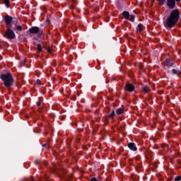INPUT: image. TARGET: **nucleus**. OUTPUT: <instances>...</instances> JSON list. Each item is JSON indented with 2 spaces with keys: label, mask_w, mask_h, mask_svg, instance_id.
Returning <instances> with one entry per match:
<instances>
[{
  "label": "nucleus",
  "mask_w": 181,
  "mask_h": 181,
  "mask_svg": "<svg viewBox=\"0 0 181 181\" xmlns=\"http://www.w3.org/2000/svg\"><path fill=\"white\" fill-rule=\"evenodd\" d=\"M180 17V11L179 9H175L171 11L169 16L166 20L167 28H172L176 25V23L179 21V18Z\"/></svg>",
  "instance_id": "1"
},
{
  "label": "nucleus",
  "mask_w": 181,
  "mask_h": 181,
  "mask_svg": "<svg viewBox=\"0 0 181 181\" xmlns=\"http://www.w3.org/2000/svg\"><path fill=\"white\" fill-rule=\"evenodd\" d=\"M0 78L3 81L5 87L9 88L13 84V77L11 73L2 74L0 76Z\"/></svg>",
  "instance_id": "2"
},
{
  "label": "nucleus",
  "mask_w": 181,
  "mask_h": 181,
  "mask_svg": "<svg viewBox=\"0 0 181 181\" xmlns=\"http://www.w3.org/2000/svg\"><path fill=\"white\" fill-rule=\"evenodd\" d=\"M29 33L32 35H36L38 33L39 36H40L42 33H43V31L40 30V28L38 27L34 26L29 29Z\"/></svg>",
  "instance_id": "3"
},
{
  "label": "nucleus",
  "mask_w": 181,
  "mask_h": 181,
  "mask_svg": "<svg viewBox=\"0 0 181 181\" xmlns=\"http://www.w3.org/2000/svg\"><path fill=\"white\" fill-rule=\"evenodd\" d=\"M4 37H6L7 39H14L15 33L13 32V30L8 29L4 33Z\"/></svg>",
  "instance_id": "4"
},
{
  "label": "nucleus",
  "mask_w": 181,
  "mask_h": 181,
  "mask_svg": "<svg viewBox=\"0 0 181 181\" xmlns=\"http://www.w3.org/2000/svg\"><path fill=\"white\" fill-rule=\"evenodd\" d=\"M167 6L170 9H173L176 6V1L175 0H167Z\"/></svg>",
  "instance_id": "5"
},
{
  "label": "nucleus",
  "mask_w": 181,
  "mask_h": 181,
  "mask_svg": "<svg viewBox=\"0 0 181 181\" xmlns=\"http://www.w3.org/2000/svg\"><path fill=\"white\" fill-rule=\"evenodd\" d=\"M124 89L126 90V91L132 93V91H134V90H135V86L134 85H132V83H127V84H126Z\"/></svg>",
  "instance_id": "6"
},
{
  "label": "nucleus",
  "mask_w": 181,
  "mask_h": 181,
  "mask_svg": "<svg viewBox=\"0 0 181 181\" xmlns=\"http://www.w3.org/2000/svg\"><path fill=\"white\" fill-rule=\"evenodd\" d=\"M4 21H5L6 25V28H11V23L12 22V17H11V16L5 17Z\"/></svg>",
  "instance_id": "7"
},
{
  "label": "nucleus",
  "mask_w": 181,
  "mask_h": 181,
  "mask_svg": "<svg viewBox=\"0 0 181 181\" xmlns=\"http://www.w3.org/2000/svg\"><path fill=\"white\" fill-rule=\"evenodd\" d=\"M128 148H129L131 151H134V152L138 150L134 143H129Z\"/></svg>",
  "instance_id": "8"
},
{
  "label": "nucleus",
  "mask_w": 181,
  "mask_h": 181,
  "mask_svg": "<svg viewBox=\"0 0 181 181\" xmlns=\"http://www.w3.org/2000/svg\"><path fill=\"white\" fill-rule=\"evenodd\" d=\"M136 30L138 33H141L144 30V25L142 24H139L136 27Z\"/></svg>",
  "instance_id": "9"
},
{
  "label": "nucleus",
  "mask_w": 181,
  "mask_h": 181,
  "mask_svg": "<svg viewBox=\"0 0 181 181\" xmlns=\"http://www.w3.org/2000/svg\"><path fill=\"white\" fill-rule=\"evenodd\" d=\"M122 15H123L124 19H129V12L123 11Z\"/></svg>",
  "instance_id": "10"
},
{
  "label": "nucleus",
  "mask_w": 181,
  "mask_h": 181,
  "mask_svg": "<svg viewBox=\"0 0 181 181\" xmlns=\"http://www.w3.org/2000/svg\"><path fill=\"white\" fill-rule=\"evenodd\" d=\"M122 112H124V110L122 108H119L116 111V114H117V115H121Z\"/></svg>",
  "instance_id": "11"
},
{
  "label": "nucleus",
  "mask_w": 181,
  "mask_h": 181,
  "mask_svg": "<svg viewBox=\"0 0 181 181\" xmlns=\"http://www.w3.org/2000/svg\"><path fill=\"white\" fill-rule=\"evenodd\" d=\"M4 2L6 6V8H9V4H11V1H9V0H4Z\"/></svg>",
  "instance_id": "12"
},
{
  "label": "nucleus",
  "mask_w": 181,
  "mask_h": 181,
  "mask_svg": "<svg viewBox=\"0 0 181 181\" xmlns=\"http://www.w3.org/2000/svg\"><path fill=\"white\" fill-rule=\"evenodd\" d=\"M173 74H177V75H179V74H180V71L176 70V69H173Z\"/></svg>",
  "instance_id": "13"
},
{
  "label": "nucleus",
  "mask_w": 181,
  "mask_h": 181,
  "mask_svg": "<svg viewBox=\"0 0 181 181\" xmlns=\"http://www.w3.org/2000/svg\"><path fill=\"white\" fill-rule=\"evenodd\" d=\"M144 93H148V91H149V88H148L147 86H144L142 88Z\"/></svg>",
  "instance_id": "14"
},
{
  "label": "nucleus",
  "mask_w": 181,
  "mask_h": 181,
  "mask_svg": "<svg viewBox=\"0 0 181 181\" xmlns=\"http://www.w3.org/2000/svg\"><path fill=\"white\" fill-rule=\"evenodd\" d=\"M158 1L159 5H165V0H157Z\"/></svg>",
  "instance_id": "15"
},
{
  "label": "nucleus",
  "mask_w": 181,
  "mask_h": 181,
  "mask_svg": "<svg viewBox=\"0 0 181 181\" xmlns=\"http://www.w3.org/2000/svg\"><path fill=\"white\" fill-rule=\"evenodd\" d=\"M37 50H38V52H42V45L40 44L37 45Z\"/></svg>",
  "instance_id": "16"
},
{
  "label": "nucleus",
  "mask_w": 181,
  "mask_h": 181,
  "mask_svg": "<svg viewBox=\"0 0 181 181\" xmlns=\"http://www.w3.org/2000/svg\"><path fill=\"white\" fill-rule=\"evenodd\" d=\"M129 21L131 22H134L135 21V16L134 15H132L130 18H129Z\"/></svg>",
  "instance_id": "17"
},
{
  "label": "nucleus",
  "mask_w": 181,
  "mask_h": 181,
  "mask_svg": "<svg viewBox=\"0 0 181 181\" xmlns=\"http://www.w3.org/2000/svg\"><path fill=\"white\" fill-rule=\"evenodd\" d=\"M114 115H115V112H114V110H112V112L109 115V118H112Z\"/></svg>",
  "instance_id": "18"
},
{
  "label": "nucleus",
  "mask_w": 181,
  "mask_h": 181,
  "mask_svg": "<svg viewBox=\"0 0 181 181\" xmlns=\"http://www.w3.org/2000/svg\"><path fill=\"white\" fill-rule=\"evenodd\" d=\"M16 28L17 29V30H20V31L22 30V26L21 25H17Z\"/></svg>",
  "instance_id": "19"
},
{
  "label": "nucleus",
  "mask_w": 181,
  "mask_h": 181,
  "mask_svg": "<svg viewBox=\"0 0 181 181\" xmlns=\"http://www.w3.org/2000/svg\"><path fill=\"white\" fill-rule=\"evenodd\" d=\"M175 181H180L181 180V176H177L175 178Z\"/></svg>",
  "instance_id": "20"
},
{
  "label": "nucleus",
  "mask_w": 181,
  "mask_h": 181,
  "mask_svg": "<svg viewBox=\"0 0 181 181\" xmlns=\"http://www.w3.org/2000/svg\"><path fill=\"white\" fill-rule=\"evenodd\" d=\"M36 83L38 84V86H40V80L37 79Z\"/></svg>",
  "instance_id": "21"
},
{
  "label": "nucleus",
  "mask_w": 181,
  "mask_h": 181,
  "mask_svg": "<svg viewBox=\"0 0 181 181\" xmlns=\"http://www.w3.org/2000/svg\"><path fill=\"white\" fill-rule=\"evenodd\" d=\"M91 181H98V180H97V178L93 177V178L91 179Z\"/></svg>",
  "instance_id": "22"
},
{
  "label": "nucleus",
  "mask_w": 181,
  "mask_h": 181,
  "mask_svg": "<svg viewBox=\"0 0 181 181\" xmlns=\"http://www.w3.org/2000/svg\"><path fill=\"white\" fill-rule=\"evenodd\" d=\"M37 107H39V105H40V102H37Z\"/></svg>",
  "instance_id": "23"
},
{
  "label": "nucleus",
  "mask_w": 181,
  "mask_h": 181,
  "mask_svg": "<svg viewBox=\"0 0 181 181\" xmlns=\"http://www.w3.org/2000/svg\"><path fill=\"white\" fill-rule=\"evenodd\" d=\"M175 2H180L181 0H175Z\"/></svg>",
  "instance_id": "24"
}]
</instances>
